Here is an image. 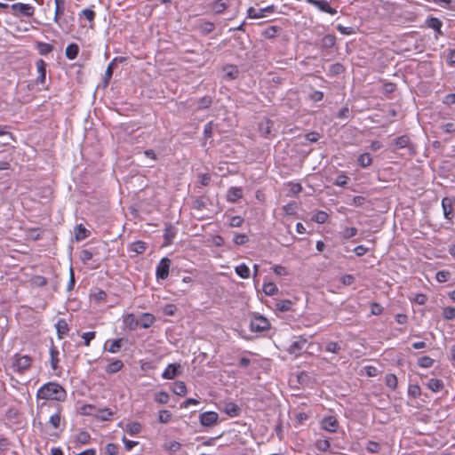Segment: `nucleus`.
Masks as SVG:
<instances>
[{
	"label": "nucleus",
	"mask_w": 455,
	"mask_h": 455,
	"mask_svg": "<svg viewBox=\"0 0 455 455\" xmlns=\"http://www.w3.org/2000/svg\"><path fill=\"white\" fill-rule=\"evenodd\" d=\"M337 30L340 32L342 35H353L355 34V29L352 27H345L343 25L339 24L337 26Z\"/></svg>",
	"instance_id": "obj_62"
},
{
	"label": "nucleus",
	"mask_w": 455,
	"mask_h": 455,
	"mask_svg": "<svg viewBox=\"0 0 455 455\" xmlns=\"http://www.w3.org/2000/svg\"><path fill=\"white\" fill-rule=\"evenodd\" d=\"M172 391L175 395L184 396L187 394V387L185 382L179 381L174 384Z\"/></svg>",
	"instance_id": "obj_33"
},
{
	"label": "nucleus",
	"mask_w": 455,
	"mask_h": 455,
	"mask_svg": "<svg viewBox=\"0 0 455 455\" xmlns=\"http://www.w3.org/2000/svg\"><path fill=\"white\" fill-rule=\"evenodd\" d=\"M394 145L395 149H402L405 148H411V140L407 135L395 138L394 140Z\"/></svg>",
	"instance_id": "obj_15"
},
{
	"label": "nucleus",
	"mask_w": 455,
	"mask_h": 455,
	"mask_svg": "<svg viewBox=\"0 0 455 455\" xmlns=\"http://www.w3.org/2000/svg\"><path fill=\"white\" fill-rule=\"evenodd\" d=\"M112 415L113 412L108 408L96 410L95 414V416L101 420H108Z\"/></svg>",
	"instance_id": "obj_36"
},
{
	"label": "nucleus",
	"mask_w": 455,
	"mask_h": 455,
	"mask_svg": "<svg viewBox=\"0 0 455 455\" xmlns=\"http://www.w3.org/2000/svg\"><path fill=\"white\" fill-rule=\"evenodd\" d=\"M385 383L391 390H395L397 387L396 376L392 373L387 374L385 377Z\"/></svg>",
	"instance_id": "obj_35"
},
{
	"label": "nucleus",
	"mask_w": 455,
	"mask_h": 455,
	"mask_svg": "<svg viewBox=\"0 0 455 455\" xmlns=\"http://www.w3.org/2000/svg\"><path fill=\"white\" fill-rule=\"evenodd\" d=\"M36 66L37 68L38 76L36 78L37 84H44L45 81V76H46V64L43 60H37L36 62Z\"/></svg>",
	"instance_id": "obj_14"
},
{
	"label": "nucleus",
	"mask_w": 455,
	"mask_h": 455,
	"mask_svg": "<svg viewBox=\"0 0 455 455\" xmlns=\"http://www.w3.org/2000/svg\"><path fill=\"white\" fill-rule=\"evenodd\" d=\"M443 316L446 320H453L455 319V307H447L443 308Z\"/></svg>",
	"instance_id": "obj_53"
},
{
	"label": "nucleus",
	"mask_w": 455,
	"mask_h": 455,
	"mask_svg": "<svg viewBox=\"0 0 455 455\" xmlns=\"http://www.w3.org/2000/svg\"><path fill=\"white\" fill-rule=\"evenodd\" d=\"M36 48L42 55H46L53 50V46L52 44L43 42L37 43Z\"/></svg>",
	"instance_id": "obj_39"
},
{
	"label": "nucleus",
	"mask_w": 455,
	"mask_h": 455,
	"mask_svg": "<svg viewBox=\"0 0 455 455\" xmlns=\"http://www.w3.org/2000/svg\"><path fill=\"white\" fill-rule=\"evenodd\" d=\"M426 24L428 28H433L435 31H436L439 35H443V32L441 30V28L443 26V22L437 19V18H429L426 20Z\"/></svg>",
	"instance_id": "obj_20"
},
{
	"label": "nucleus",
	"mask_w": 455,
	"mask_h": 455,
	"mask_svg": "<svg viewBox=\"0 0 455 455\" xmlns=\"http://www.w3.org/2000/svg\"><path fill=\"white\" fill-rule=\"evenodd\" d=\"M435 360L431 357L425 355L418 359V364L421 368H430L433 366Z\"/></svg>",
	"instance_id": "obj_42"
},
{
	"label": "nucleus",
	"mask_w": 455,
	"mask_h": 455,
	"mask_svg": "<svg viewBox=\"0 0 455 455\" xmlns=\"http://www.w3.org/2000/svg\"><path fill=\"white\" fill-rule=\"evenodd\" d=\"M366 449L369 452L377 453L380 450V444L374 441H369Z\"/></svg>",
	"instance_id": "obj_63"
},
{
	"label": "nucleus",
	"mask_w": 455,
	"mask_h": 455,
	"mask_svg": "<svg viewBox=\"0 0 455 455\" xmlns=\"http://www.w3.org/2000/svg\"><path fill=\"white\" fill-rule=\"evenodd\" d=\"M336 37L333 35H325L321 40V47L324 49L332 48L335 45Z\"/></svg>",
	"instance_id": "obj_27"
},
{
	"label": "nucleus",
	"mask_w": 455,
	"mask_h": 455,
	"mask_svg": "<svg viewBox=\"0 0 455 455\" xmlns=\"http://www.w3.org/2000/svg\"><path fill=\"white\" fill-rule=\"evenodd\" d=\"M60 420H61V418H60V412H56L54 413L53 415H52L50 417V419H49V423L54 427V428H59L60 425Z\"/></svg>",
	"instance_id": "obj_60"
},
{
	"label": "nucleus",
	"mask_w": 455,
	"mask_h": 455,
	"mask_svg": "<svg viewBox=\"0 0 455 455\" xmlns=\"http://www.w3.org/2000/svg\"><path fill=\"white\" fill-rule=\"evenodd\" d=\"M122 339H114L109 347L108 348V351L113 354L119 352L122 346Z\"/></svg>",
	"instance_id": "obj_54"
},
{
	"label": "nucleus",
	"mask_w": 455,
	"mask_h": 455,
	"mask_svg": "<svg viewBox=\"0 0 455 455\" xmlns=\"http://www.w3.org/2000/svg\"><path fill=\"white\" fill-rule=\"evenodd\" d=\"M225 76L228 80H234L238 76L239 71L235 66H227L224 68Z\"/></svg>",
	"instance_id": "obj_31"
},
{
	"label": "nucleus",
	"mask_w": 455,
	"mask_h": 455,
	"mask_svg": "<svg viewBox=\"0 0 455 455\" xmlns=\"http://www.w3.org/2000/svg\"><path fill=\"white\" fill-rule=\"evenodd\" d=\"M427 386L433 392H439L444 387L443 380L439 379H430Z\"/></svg>",
	"instance_id": "obj_26"
},
{
	"label": "nucleus",
	"mask_w": 455,
	"mask_h": 455,
	"mask_svg": "<svg viewBox=\"0 0 455 455\" xmlns=\"http://www.w3.org/2000/svg\"><path fill=\"white\" fill-rule=\"evenodd\" d=\"M156 318L153 315L149 313H143L141 314L140 319H139V327L147 329L153 325L155 323Z\"/></svg>",
	"instance_id": "obj_12"
},
{
	"label": "nucleus",
	"mask_w": 455,
	"mask_h": 455,
	"mask_svg": "<svg viewBox=\"0 0 455 455\" xmlns=\"http://www.w3.org/2000/svg\"><path fill=\"white\" fill-rule=\"evenodd\" d=\"M171 263V259L168 258H163L160 260L156 270L157 279L164 280L168 277Z\"/></svg>",
	"instance_id": "obj_5"
},
{
	"label": "nucleus",
	"mask_w": 455,
	"mask_h": 455,
	"mask_svg": "<svg viewBox=\"0 0 455 455\" xmlns=\"http://www.w3.org/2000/svg\"><path fill=\"white\" fill-rule=\"evenodd\" d=\"M38 399L64 401L67 397L65 389L59 383L48 382L43 385L36 393Z\"/></svg>",
	"instance_id": "obj_1"
},
{
	"label": "nucleus",
	"mask_w": 455,
	"mask_h": 455,
	"mask_svg": "<svg viewBox=\"0 0 455 455\" xmlns=\"http://www.w3.org/2000/svg\"><path fill=\"white\" fill-rule=\"evenodd\" d=\"M124 324L125 327H127L130 331H134L139 327V319L135 317L133 314H128L124 318Z\"/></svg>",
	"instance_id": "obj_17"
},
{
	"label": "nucleus",
	"mask_w": 455,
	"mask_h": 455,
	"mask_svg": "<svg viewBox=\"0 0 455 455\" xmlns=\"http://www.w3.org/2000/svg\"><path fill=\"white\" fill-rule=\"evenodd\" d=\"M31 362L32 359L28 355H15L12 368L15 371L22 373L30 367Z\"/></svg>",
	"instance_id": "obj_2"
},
{
	"label": "nucleus",
	"mask_w": 455,
	"mask_h": 455,
	"mask_svg": "<svg viewBox=\"0 0 455 455\" xmlns=\"http://www.w3.org/2000/svg\"><path fill=\"white\" fill-rule=\"evenodd\" d=\"M146 249L147 243L143 241H136L130 245V251L137 254L143 253L146 251Z\"/></svg>",
	"instance_id": "obj_30"
},
{
	"label": "nucleus",
	"mask_w": 455,
	"mask_h": 455,
	"mask_svg": "<svg viewBox=\"0 0 455 455\" xmlns=\"http://www.w3.org/2000/svg\"><path fill=\"white\" fill-rule=\"evenodd\" d=\"M96 408L91 404H84L81 407V413L83 415H95Z\"/></svg>",
	"instance_id": "obj_57"
},
{
	"label": "nucleus",
	"mask_w": 455,
	"mask_h": 455,
	"mask_svg": "<svg viewBox=\"0 0 455 455\" xmlns=\"http://www.w3.org/2000/svg\"><path fill=\"white\" fill-rule=\"evenodd\" d=\"M273 127V123L269 119L263 120L259 123V129L262 135L267 136L270 134Z\"/></svg>",
	"instance_id": "obj_29"
},
{
	"label": "nucleus",
	"mask_w": 455,
	"mask_h": 455,
	"mask_svg": "<svg viewBox=\"0 0 455 455\" xmlns=\"http://www.w3.org/2000/svg\"><path fill=\"white\" fill-rule=\"evenodd\" d=\"M197 28L203 35H208L214 30L215 25L211 21L200 20Z\"/></svg>",
	"instance_id": "obj_18"
},
{
	"label": "nucleus",
	"mask_w": 455,
	"mask_h": 455,
	"mask_svg": "<svg viewBox=\"0 0 455 455\" xmlns=\"http://www.w3.org/2000/svg\"><path fill=\"white\" fill-rule=\"evenodd\" d=\"M315 447L319 451H325L330 448V441L328 439H319L315 443Z\"/></svg>",
	"instance_id": "obj_56"
},
{
	"label": "nucleus",
	"mask_w": 455,
	"mask_h": 455,
	"mask_svg": "<svg viewBox=\"0 0 455 455\" xmlns=\"http://www.w3.org/2000/svg\"><path fill=\"white\" fill-rule=\"evenodd\" d=\"M126 431L133 435L141 431V425L139 422H131L126 425Z\"/></svg>",
	"instance_id": "obj_43"
},
{
	"label": "nucleus",
	"mask_w": 455,
	"mask_h": 455,
	"mask_svg": "<svg viewBox=\"0 0 455 455\" xmlns=\"http://www.w3.org/2000/svg\"><path fill=\"white\" fill-rule=\"evenodd\" d=\"M225 0H217L212 4V10L215 13H221L227 8Z\"/></svg>",
	"instance_id": "obj_48"
},
{
	"label": "nucleus",
	"mask_w": 455,
	"mask_h": 455,
	"mask_svg": "<svg viewBox=\"0 0 455 455\" xmlns=\"http://www.w3.org/2000/svg\"><path fill=\"white\" fill-rule=\"evenodd\" d=\"M306 2L314 5L323 12H326L331 15H334L338 12L337 9L332 8L330 5V3L326 0H306Z\"/></svg>",
	"instance_id": "obj_7"
},
{
	"label": "nucleus",
	"mask_w": 455,
	"mask_h": 455,
	"mask_svg": "<svg viewBox=\"0 0 455 455\" xmlns=\"http://www.w3.org/2000/svg\"><path fill=\"white\" fill-rule=\"evenodd\" d=\"M50 355H51V365L53 370H56L58 367L59 363V351L54 347H52L50 349Z\"/></svg>",
	"instance_id": "obj_44"
},
{
	"label": "nucleus",
	"mask_w": 455,
	"mask_h": 455,
	"mask_svg": "<svg viewBox=\"0 0 455 455\" xmlns=\"http://www.w3.org/2000/svg\"><path fill=\"white\" fill-rule=\"evenodd\" d=\"M345 71V68L340 63H334L330 66L329 72L331 75L336 76L340 75Z\"/></svg>",
	"instance_id": "obj_49"
},
{
	"label": "nucleus",
	"mask_w": 455,
	"mask_h": 455,
	"mask_svg": "<svg viewBox=\"0 0 455 455\" xmlns=\"http://www.w3.org/2000/svg\"><path fill=\"white\" fill-rule=\"evenodd\" d=\"M77 233L76 234V240L85 239L89 235V231L82 225L76 227Z\"/></svg>",
	"instance_id": "obj_50"
},
{
	"label": "nucleus",
	"mask_w": 455,
	"mask_h": 455,
	"mask_svg": "<svg viewBox=\"0 0 455 455\" xmlns=\"http://www.w3.org/2000/svg\"><path fill=\"white\" fill-rule=\"evenodd\" d=\"M180 447L181 444L176 441H172L164 444V449L171 453L178 451L180 449Z\"/></svg>",
	"instance_id": "obj_52"
},
{
	"label": "nucleus",
	"mask_w": 455,
	"mask_h": 455,
	"mask_svg": "<svg viewBox=\"0 0 455 455\" xmlns=\"http://www.w3.org/2000/svg\"><path fill=\"white\" fill-rule=\"evenodd\" d=\"M263 291L266 295L272 296L278 291V288L274 283H267L263 285Z\"/></svg>",
	"instance_id": "obj_47"
},
{
	"label": "nucleus",
	"mask_w": 455,
	"mask_h": 455,
	"mask_svg": "<svg viewBox=\"0 0 455 455\" xmlns=\"http://www.w3.org/2000/svg\"><path fill=\"white\" fill-rule=\"evenodd\" d=\"M241 409L235 403H227L224 407V411L230 417H236L239 415Z\"/></svg>",
	"instance_id": "obj_19"
},
{
	"label": "nucleus",
	"mask_w": 455,
	"mask_h": 455,
	"mask_svg": "<svg viewBox=\"0 0 455 455\" xmlns=\"http://www.w3.org/2000/svg\"><path fill=\"white\" fill-rule=\"evenodd\" d=\"M54 4H55L54 21L56 23H58L60 18L64 13L65 1L64 0H54Z\"/></svg>",
	"instance_id": "obj_22"
},
{
	"label": "nucleus",
	"mask_w": 455,
	"mask_h": 455,
	"mask_svg": "<svg viewBox=\"0 0 455 455\" xmlns=\"http://www.w3.org/2000/svg\"><path fill=\"white\" fill-rule=\"evenodd\" d=\"M357 234V228L351 227L344 228L342 236L346 239L352 238Z\"/></svg>",
	"instance_id": "obj_61"
},
{
	"label": "nucleus",
	"mask_w": 455,
	"mask_h": 455,
	"mask_svg": "<svg viewBox=\"0 0 455 455\" xmlns=\"http://www.w3.org/2000/svg\"><path fill=\"white\" fill-rule=\"evenodd\" d=\"M446 62L450 66L455 65V49H449L446 52Z\"/></svg>",
	"instance_id": "obj_64"
},
{
	"label": "nucleus",
	"mask_w": 455,
	"mask_h": 455,
	"mask_svg": "<svg viewBox=\"0 0 455 455\" xmlns=\"http://www.w3.org/2000/svg\"><path fill=\"white\" fill-rule=\"evenodd\" d=\"M281 28L277 26H269L261 32V36L267 39H272L276 36Z\"/></svg>",
	"instance_id": "obj_23"
},
{
	"label": "nucleus",
	"mask_w": 455,
	"mask_h": 455,
	"mask_svg": "<svg viewBox=\"0 0 455 455\" xmlns=\"http://www.w3.org/2000/svg\"><path fill=\"white\" fill-rule=\"evenodd\" d=\"M328 214L325 212L319 211L313 218V220L319 224L326 222Z\"/></svg>",
	"instance_id": "obj_58"
},
{
	"label": "nucleus",
	"mask_w": 455,
	"mask_h": 455,
	"mask_svg": "<svg viewBox=\"0 0 455 455\" xmlns=\"http://www.w3.org/2000/svg\"><path fill=\"white\" fill-rule=\"evenodd\" d=\"M95 16H96L95 12L93 10L90 9V8L84 9L79 13V18L80 19L84 18L89 22H91V25H90L91 28H93V20L95 19Z\"/></svg>",
	"instance_id": "obj_24"
},
{
	"label": "nucleus",
	"mask_w": 455,
	"mask_h": 455,
	"mask_svg": "<svg viewBox=\"0 0 455 455\" xmlns=\"http://www.w3.org/2000/svg\"><path fill=\"white\" fill-rule=\"evenodd\" d=\"M212 103V99L210 96H204L196 101L197 109H206L210 108Z\"/></svg>",
	"instance_id": "obj_34"
},
{
	"label": "nucleus",
	"mask_w": 455,
	"mask_h": 455,
	"mask_svg": "<svg viewBox=\"0 0 455 455\" xmlns=\"http://www.w3.org/2000/svg\"><path fill=\"white\" fill-rule=\"evenodd\" d=\"M123 367H124V363L121 360L116 359L107 365L106 372H108L109 374H113V373H116V372H118L119 371H121V369Z\"/></svg>",
	"instance_id": "obj_21"
},
{
	"label": "nucleus",
	"mask_w": 455,
	"mask_h": 455,
	"mask_svg": "<svg viewBox=\"0 0 455 455\" xmlns=\"http://www.w3.org/2000/svg\"><path fill=\"white\" fill-rule=\"evenodd\" d=\"M11 9L15 15L22 14L26 17H31L34 14V7L28 4L16 3L12 4Z\"/></svg>",
	"instance_id": "obj_6"
},
{
	"label": "nucleus",
	"mask_w": 455,
	"mask_h": 455,
	"mask_svg": "<svg viewBox=\"0 0 455 455\" xmlns=\"http://www.w3.org/2000/svg\"><path fill=\"white\" fill-rule=\"evenodd\" d=\"M450 272L447 270H441L438 271L435 275V278L439 283H445L448 281V278L450 276Z\"/></svg>",
	"instance_id": "obj_59"
},
{
	"label": "nucleus",
	"mask_w": 455,
	"mask_h": 455,
	"mask_svg": "<svg viewBox=\"0 0 455 455\" xmlns=\"http://www.w3.org/2000/svg\"><path fill=\"white\" fill-rule=\"evenodd\" d=\"M219 415L215 411H206L200 415V423L205 427H212L217 423Z\"/></svg>",
	"instance_id": "obj_8"
},
{
	"label": "nucleus",
	"mask_w": 455,
	"mask_h": 455,
	"mask_svg": "<svg viewBox=\"0 0 455 455\" xmlns=\"http://www.w3.org/2000/svg\"><path fill=\"white\" fill-rule=\"evenodd\" d=\"M243 196V190L240 188L232 187L228 189L227 199L229 202L235 203Z\"/></svg>",
	"instance_id": "obj_16"
},
{
	"label": "nucleus",
	"mask_w": 455,
	"mask_h": 455,
	"mask_svg": "<svg viewBox=\"0 0 455 455\" xmlns=\"http://www.w3.org/2000/svg\"><path fill=\"white\" fill-rule=\"evenodd\" d=\"M292 302L289 299H283L276 302V309L281 312L289 311L291 308Z\"/></svg>",
	"instance_id": "obj_38"
},
{
	"label": "nucleus",
	"mask_w": 455,
	"mask_h": 455,
	"mask_svg": "<svg viewBox=\"0 0 455 455\" xmlns=\"http://www.w3.org/2000/svg\"><path fill=\"white\" fill-rule=\"evenodd\" d=\"M170 400V395L165 391H160L155 395V401L160 404H166Z\"/></svg>",
	"instance_id": "obj_41"
},
{
	"label": "nucleus",
	"mask_w": 455,
	"mask_h": 455,
	"mask_svg": "<svg viewBox=\"0 0 455 455\" xmlns=\"http://www.w3.org/2000/svg\"><path fill=\"white\" fill-rule=\"evenodd\" d=\"M306 344H307V339L300 337L290 345L288 351L291 354L299 353L301 350H303L306 347Z\"/></svg>",
	"instance_id": "obj_13"
},
{
	"label": "nucleus",
	"mask_w": 455,
	"mask_h": 455,
	"mask_svg": "<svg viewBox=\"0 0 455 455\" xmlns=\"http://www.w3.org/2000/svg\"><path fill=\"white\" fill-rule=\"evenodd\" d=\"M104 453L106 455H117L118 446L115 443H108L104 448Z\"/></svg>",
	"instance_id": "obj_55"
},
{
	"label": "nucleus",
	"mask_w": 455,
	"mask_h": 455,
	"mask_svg": "<svg viewBox=\"0 0 455 455\" xmlns=\"http://www.w3.org/2000/svg\"><path fill=\"white\" fill-rule=\"evenodd\" d=\"M357 162L361 167L366 168L371 164L372 159L369 153H363L359 156Z\"/></svg>",
	"instance_id": "obj_32"
},
{
	"label": "nucleus",
	"mask_w": 455,
	"mask_h": 455,
	"mask_svg": "<svg viewBox=\"0 0 455 455\" xmlns=\"http://www.w3.org/2000/svg\"><path fill=\"white\" fill-rule=\"evenodd\" d=\"M322 428L329 432H336L338 427V421L336 418L330 416L326 417L322 420Z\"/></svg>",
	"instance_id": "obj_11"
},
{
	"label": "nucleus",
	"mask_w": 455,
	"mask_h": 455,
	"mask_svg": "<svg viewBox=\"0 0 455 455\" xmlns=\"http://www.w3.org/2000/svg\"><path fill=\"white\" fill-rule=\"evenodd\" d=\"M270 323L268 320L261 315L254 316L251 321L250 328L251 331L260 332L269 329Z\"/></svg>",
	"instance_id": "obj_4"
},
{
	"label": "nucleus",
	"mask_w": 455,
	"mask_h": 455,
	"mask_svg": "<svg viewBox=\"0 0 455 455\" xmlns=\"http://www.w3.org/2000/svg\"><path fill=\"white\" fill-rule=\"evenodd\" d=\"M31 283H32V285L36 286V287H43V286L46 285L47 280L45 277H44L42 275H34L31 278Z\"/></svg>",
	"instance_id": "obj_51"
},
{
	"label": "nucleus",
	"mask_w": 455,
	"mask_h": 455,
	"mask_svg": "<svg viewBox=\"0 0 455 455\" xmlns=\"http://www.w3.org/2000/svg\"><path fill=\"white\" fill-rule=\"evenodd\" d=\"M275 9L274 5H268L258 12L253 7H250L248 9V16L251 19H259L265 16V12H273Z\"/></svg>",
	"instance_id": "obj_9"
},
{
	"label": "nucleus",
	"mask_w": 455,
	"mask_h": 455,
	"mask_svg": "<svg viewBox=\"0 0 455 455\" xmlns=\"http://www.w3.org/2000/svg\"><path fill=\"white\" fill-rule=\"evenodd\" d=\"M341 349V345L335 341H329L325 345V351L329 353L339 354Z\"/></svg>",
	"instance_id": "obj_37"
},
{
	"label": "nucleus",
	"mask_w": 455,
	"mask_h": 455,
	"mask_svg": "<svg viewBox=\"0 0 455 455\" xmlns=\"http://www.w3.org/2000/svg\"><path fill=\"white\" fill-rule=\"evenodd\" d=\"M443 216L446 220H451L454 218L455 197H443L442 200Z\"/></svg>",
	"instance_id": "obj_3"
},
{
	"label": "nucleus",
	"mask_w": 455,
	"mask_h": 455,
	"mask_svg": "<svg viewBox=\"0 0 455 455\" xmlns=\"http://www.w3.org/2000/svg\"><path fill=\"white\" fill-rule=\"evenodd\" d=\"M408 395L413 398H418L421 395L420 387L418 384H411L408 387Z\"/></svg>",
	"instance_id": "obj_45"
},
{
	"label": "nucleus",
	"mask_w": 455,
	"mask_h": 455,
	"mask_svg": "<svg viewBox=\"0 0 455 455\" xmlns=\"http://www.w3.org/2000/svg\"><path fill=\"white\" fill-rule=\"evenodd\" d=\"M180 364L170 363L162 373V377L164 379H173L179 373Z\"/></svg>",
	"instance_id": "obj_10"
},
{
	"label": "nucleus",
	"mask_w": 455,
	"mask_h": 455,
	"mask_svg": "<svg viewBox=\"0 0 455 455\" xmlns=\"http://www.w3.org/2000/svg\"><path fill=\"white\" fill-rule=\"evenodd\" d=\"M79 53V47L76 44H70L67 46L65 54L68 60H75Z\"/></svg>",
	"instance_id": "obj_25"
},
{
	"label": "nucleus",
	"mask_w": 455,
	"mask_h": 455,
	"mask_svg": "<svg viewBox=\"0 0 455 455\" xmlns=\"http://www.w3.org/2000/svg\"><path fill=\"white\" fill-rule=\"evenodd\" d=\"M55 327L60 339H61L63 335L67 334L69 330L68 324L65 319H60L57 322Z\"/></svg>",
	"instance_id": "obj_28"
},
{
	"label": "nucleus",
	"mask_w": 455,
	"mask_h": 455,
	"mask_svg": "<svg viewBox=\"0 0 455 455\" xmlns=\"http://www.w3.org/2000/svg\"><path fill=\"white\" fill-rule=\"evenodd\" d=\"M235 273L243 279H246L250 276V269L243 263L235 267Z\"/></svg>",
	"instance_id": "obj_40"
},
{
	"label": "nucleus",
	"mask_w": 455,
	"mask_h": 455,
	"mask_svg": "<svg viewBox=\"0 0 455 455\" xmlns=\"http://www.w3.org/2000/svg\"><path fill=\"white\" fill-rule=\"evenodd\" d=\"M172 414L167 410H161L158 413V421L160 423H168L171 421Z\"/></svg>",
	"instance_id": "obj_46"
}]
</instances>
